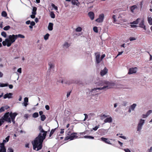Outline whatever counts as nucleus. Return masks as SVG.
Here are the masks:
<instances>
[{"instance_id": "nucleus-32", "label": "nucleus", "mask_w": 152, "mask_h": 152, "mask_svg": "<svg viewBox=\"0 0 152 152\" xmlns=\"http://www.w3.org/2000/svg\"><path fill=\"white\" fill-rule=\"evenodd\" d=\"M10 28V26H7L4 27V28L3 29L5 31H7V30H8Z\"/></svg>"}, {"instance_id": "nucleus-35", "label": "nucleus", "mask_w": 152, "mask_h": 152, "mask_svg": "<svg viewBox=\"0 0 152 152\" xmlns=\"http://www.w3.org/2000/svg\"><path fill=\"white\" fill-rule=\"evenodd\" d=\"M1 34L2 36H3L4 37H7V34L4 31L2 32L1 33Z\"/></svg>"}, {"instance_id": "nucleus-57", "label": "nucleus", "mask_w": 152, "mask_h": 152, "mask_svg": "<svg viewBox=\"0 0 152 152\" xmlns=\"http://www.w3.org/2000/svg\"><path fill=\"white\" fill-rule=\"evenodd\" d=\"M105 56V55L104 54L102 55L101 57V59L102 60Z\"/></svg>"}, {"instance_id": "nucleus-62", "label": "nucleus", "mask_w": 152, "mask_h": 152, "mask_svg": "<svg viewBox=\"0 0 152 152\" xmlns=\"http://www.w3.org/2000/svg\"><path fill=\"white\" fill-rule=\"evenodd\" d=\"M31 17L32 19H34L35 18V15H34L32 14L31 15Z\"/></svg>"}, {"instance_id": "nucleus-11", "label": "nucleus", "mask_w": 152, "mask_h": 152, "mask_svg": "<svg viewBox=\"0 0 152 152\" xmlns=\"http://www.w3.org/2000/svg\"><path fill=\"white\" fill-rule=\"evenodd\" d=\"M88 15L91 20H92L94 19V14L93 12H89L88 13Z\"/></svg>"}, {"instance_id": "nucleus-36", "label": "nucleus", "mask_w": 152, "mask_h": 152, "mask_svg": "<svg viewBox=\"0 0 152 152\" xmlns=\"http://www.w3.org/2000/svg\"><path fill=\"white\" fill-rule=\"evenodd\" d=\"M145 120H144L141 119L138 124L142 125L144 123Z\"/></svg>"}, {"instance_id": "nucleus-38", "label": "nucleus", "mask_w": 152, "mask_h": 152, "mask_svg": "<svg viewBox=\"0 0 152 152\" xmlns=\"http://www.w3.org/2000/svg\"><path fill=\"white\" fill-rule=\"evenodd\" d=\"M17 35V38L18 37L22 38H25V36L24 35L21 34H18V35Z\"/></svg>"}, {"instance_id": "nucleus-59", "label": "nucleus", "mask_w": 152, "mask_h": 152, "mask_svg": "<svg viewBox=\"0 0 152 152\" xmlns=\"http://www.w3.org/2000/svg\"><path fill=\"white\" fill-rule=\"evenodd\" d=\"M148 116V115L146 114V115L143 114L142 115V118H145Z\"/></svg>"}, {"instance_id": "nucleus-30", "label": "nucleus", "mask_w": 152, "mask_h": 152, "mask_svg": "<svg viewBox=\"0 0 152 152\" xmlns=\"http://www.w3.org/2000/svg\"><path fill=\"white\" fill-rule=\"evenodd\" d=\"M82 30V28L80 27H78L75 29L76 32H80Z\"/></svg>"}, {"instance_id": "nucleus-43", "label": "nucleus", "mask_w": 152, "mask_h": 152, "mask_svg": "<svg viewBox=\"0 0 152 152\" xmlns=\"http://www.w3.org/2000/svg\"><path fill=\"white\" fill-rule=\"evenodd\" d=\"M4 107H1L0 108V113H2L4 111Z\"/></svg>"}, {"instance_id": "nucleus-34", "label": "nucleus", "mask_w": 152, "mask_h": 152, "mask_svg": "<svg viewBox=\"0 0 152 152\" xmlns=\"http://www.w3.org/2000/svg\"><path fill=\"white\" fill-rule=\"evenodd\" d=\"M93 30L96 33L98 32V28L96 26L94 27L93 28Z\"/></svg>"}, {"instance_id": "nucleus-40", "label": "nucleus", "mask_w": 152, "mask_h": 152, "mask_svg": "<svg viewBox=\"0 0 152 152\" xmlns=\"http://www.w3.org/2000/svg\"><path fill=\"white\" fill-rule=\"evenodd\" d=\"M137 6L136 5H134L130 7V10H135V9L137 8Z\"/></svg>"}, {"instance_id": "nucleus-33", "label": "nucleus", "mask_w": 152, "mask_h": 152, "mask_svg": "<svg viewBox=\"0 0 152 152\" xmlns=\"http://www.w3.org/2000/svg\"><path fill=\"white\" fill-rule=\"evenodd\" d=\"M1 15L3 17H5L7 16V14L6 12L3 11L1 13Z\"/></svg>"}, {"instance_id": "nucleus-28", "label": "nucleus", "mask_w": 152, "mask_h": 152, "mask_svg": "<svg viewBox=\"0 0 152 152\" xmlns=\"http://www.w3.org/2000/svg\"><path fill=\"white\" fill-rule=\"evenodd\" d=\"M39 116V114L38 113L35 112L33 113L32 115V116L34 118H36L38 117Z\"/></svg>"}, {"instance_id": "nucleus-12", "label": "nucleus", "mask_w": 152, "mask_h": 152, "mask_svg": "<svg viewBox=\"0 0 152 152\" xmlns=\"http://www.w3.org/2000/svg\"><path fill=\"white\" fill-rule=\"evenodd\" d=\"M140 27L146 30L145 26L144 24V19H143L139 24Z\"/></svg>"}, {"instance_id": "nucleus-27", "label": "nucleus", "mask_w": 152, "mask_h": 152, "mask_svg": "<svg viewBox=\"0 0 152 152\" xmlns=\"http://www.w3.org/2000/svg\"><path fill=\"white\" fill-rule=\"evenodd\" d=\"M40 118L41 120L42 121H44L46 118L45 115H41Z\"/></svg>"}, {"instance_id": "nucleus-50", "label": "nucleus", "mask_w": 152, "mask_h": 152, "mask_svg": "<svg viewBox=\"0 0 152 152\" xmlns=\"http://www.w3.org/2000/svg\"><path fill=\"white\" fill-rule=\"evenodd\" d=\"M10 137V136H8L5 138V140H6V142H8L9 141Z\"/></svg>"}, {"instance_id": "nucleus-51", "label": "nucleus", "mask_w": 152, "mask_h": 152, "mask_svg": "<svg viewBox=\"0 0 152 152\" xmlns=\"http://www.w3.org/2000/svg\"><path fill=\"white\" fill-rule=\"evenodd\" d=\"M8 151V152H13V150L11 148H9Z\"/></svg>"}, {"instance_id": "nucleus-17", "label": "nucleus", "mask_w": 152, "mask_h": 152, "mask_svg": "<svg viewBox=\"0 0 152 152\" xmlns=\"http://www.w3.org/2000/svg\"><path fill=\"white\" fill-rule=\"evenodd\" d=\"M5 40H6L7 42V46L8 47H10L11 45L13 43H11V42L10 41V40H9L8 39H6Z\"/></svg>"}, {"instance_id": "nucleus-49", "label": "nucleus", "mask_w": 152, "mask_h": 152, "mask_svg": "<svg viewBox=\"0 0 152 152\" xmlns=\"http://www.w3.org/2000/svg\"><path fill=\"white\" fill-rule=\"evenodd\" d=\"M152 112V111L151 110H149L148 111L147 113L146 114L147 115H148V116L150 114H151Z\"/></svg>"}, {"instance_id": "nucleus-44", "label": "nucleus", "mask_w": 152, "mask_h": 152, "mask_svg": "<svg viewBox=\"0 0 152 152\" xmlns=\"http://www.w3.org/2000/svg\"><path fill=\"white\" fill-rule=\"evenodd\" d=\"M84 115L85 116V117L84 119L83 120V121H85L88 118V116L87 114H86L85 113V114H84Z\"/></svg>"}, {"instance_id": "nucleus-14", "label": "nucleus", "mask_w": 152, "mask_h": 152, "mask_svg": "<svg viewBox=\"0 0 152 152\" xmlns=\"http://www.w3.org/2000/svg\"><path fill=\"white\" fill-rule=\"evenodd\" d=\"M72 3L73 4L77 6H78L80 4V3L78 0H72Z\"/></svg>"}, {"instance_id": "nucleus-4", "label": "nucleus", "mask_w": 152, "mask_h": 152, "mask_svg": "<svg viewBox=\"0 0 152 152\" xmlns=\"http://www.w3.org/2000/svg\"><path fill=\"white\" fill-rule=\"evenodd\" d=\"M104 18V15L103 13L100 14L98 18L95 20V21L99 23H102L103 21Z\"/></svg>"}, {"instance_id": "nucleus-56", "label": "nucleus", "mask_w": 152, "mask_h": 152, "mask_svg": "<svg viewBox=\"0 0 152 152\" xmlns=\"http://www.w3.org/2000/svg\"><path fill=\"white\" fill-rule=\"evenodd\" d=\"M130 26L131 28H135L137 27L136 25H131Z\"/></svg>"}, {"instance_id": "nucleus-20", "label": "nucleus", "mask_w": 152, "mask_h": 152, "mask_svg": "<svg viewBox=\"0 0 152 152\" xmlns=\"http://www.w3.org/2000/svg\"><path fill=\"white\" fill-rule=\"evenodd\" d=\"M137 105L136 104L134 103L131 105L129 108H130L133 111L134 110V108L136 107Z\"/></svg>"}, {"instance_id": "nucleus-45", "label": "nucleus", "mask_w": 152, "mask_h": 152, "mask_svg": "<svg viewBox=\"0 0 152 152\" xmlns=\"http://www.w3.org/2000/svg\"><path fill=\"white\" fill-rule=\"evenodd\" d=\"M28 100L27 97H25L24 99V102L27 103L28 102Z\"/></svg>"}, {"instance_id": "nucleus-19", "label": "nucleus", "mask_w": 152, "mask_h": 152, "mask_svg": "<svg viewBox=\"0 0 152 152\" xmlns=\"http://www.w3.org/2000/svg\"><path fill=\"white\" fill-rule=\"evenodd\" d=\"M56 128L54 129H53L51 130L49 135V138H50L51 136L53 134L54 132L56 131Z\"/></svg>"}, {"instance_id": "nucleus-8", "label": "nucleus", "mask_w": 152, "mask_h": 152, "mask_svg": "<svg viewBox=\"0 0 152 152\" xmlns=\"http://www.w3.org/2000/svg\"><path fill=\"white\" fill-rule=\"evenodd\" d=\"M108 71V69L106 67H105L103 70L100 72V74L101 76H103L106 74Z\"/></svg>"}, {"instance_id": "nucleus-31", "label": "nucleus", "mask_w": 152, "mask_h": 152, "mask_svg": "<svg viewBox=\"0 0 152 152\" xmlns=\"http://www.w3.org/2000/svg\"><path fill=\"white\" fill-rule=\"evenodd\" d=\"M49 36L50 34L48 33H47L44 36V39L45 40H47L48 39L49 37Z\"/></svg>"}, {"instance_id": "nucleus-18", "label": "nucleus", "mask_w": 152, "mask_h": 152, "mask_svg": "<svg viewBox=\"0 0 152 152\" xmlns=\"http://www.w3.org/2000/svg\"><path fill=\"white\" fill-rule=\"evenodd\" d=\"M74 83L75 82L73 80H70L66 81L65 83L66 84L70 85L72 83Z\"/></svg>"}, {"instance_id": "nucleus-15", "label": "nucleus", "mask_w": 152, "mask_h": 152, "mask_svg": "<svg viewBox=\"0 0 152 152\" xmlns=\"http://www.w3.org/2000/svg\"><path fill=\"white\" fill-rule=\"evenodd\" d=\"M53 24L52 23H49L48 26V29L50 31H52L53 29Z\"/></svg>"}, {"instance_id": "nucleus-37", "label": "nucleus", "mask_w": 152, "mask_h": 152, "mask_svg": "<svg viewBox=\"0 0 152 152\" xmlns=\"http://www.w3.org/2000/svg\"><path fill=\"white\" fill-rule=\"evenodd\" d=\"M116 15H113L112 17V18H113V22L114 23H115L116 21Z\"/></svg>"}, {"instance_id": "nucleus-16", "label": "nucleus", "mask_w": 152, "mask_h": 152, "mask_svg": "<svg viewBox=\"0 0 152 152\" xmlns=\"http://www.w3.org/2000/svg\"><path fill=\"white\" fill-rule=\"evenodd\" d=\"M140 18H138L135 21L133 22L130 23V24H137L138 23L139 21L140 20Z\"/></svg>"}, {"instance_id": "nucleus-13", "label": "nucleus", "mask_w": 152, "mask_h": 152, "mask_svg": "<svg viewBox=\"0 0 152 152\" xmlns=\"http://www.w3.org/2000/svg\"><path fill=\"white\" fill-rule=\"evenodd\" d=\"M112 118L111 117H110L109 118H107L106 119H105L104 121V123H111L112 122Z\"/></svg>"}, {"instance_id": "nucleus-55", "label": "nucleus", "mask_w": 152, "mask_h": 152, "mask_svg": "<svg viewBox=\"0 0 152 152\" xmlns=\"http://www.w3.org/2000/svg\"><path fill=\"white\" fill-rule=\"evenodd\" d=\"M124 151L126 152H131L130 150L128 148L125 149Z\"/></svg>"}, {"instance_id": "nucleus-42", "label": "nucleus", "mask_w": 152, "mask_h": 152, "mask_svg": "<svg viewBox=\"0 0 152 152\" xmlns=\"http://www.w3.org/2000/svg\"><path fill=\"white\" fill-rule=\"evenodd\" d=\"M0 150L2 152H5L6 151V149L5 147H2V148H1V149Z\"/></svg>"}, {"instance_id": "nucleus-26", "label": "nucleus", "mask_w": 152, "mask_h": 152, "mask_svg": "<svg viewBox=\"0 0 152 152\" xmlns=\"http://www.w3.org/2000/svg\"><path fill=\"white\" fill-rule=\"evenodd\" d=\"M50 15L52 18H55V16L53 12H51L50 13Z\"/></svg>"}, {"instance_id": "nucleus-54", "label": "nucleus", "mask_w": 152, "mask_h": 152, "mask_svg": "<svg viewBox=\"0 0 152 152\" xmlns=\"http://www.w3.org/2000/svg\"><path fill=\"white\" fill-rule=\"evenodd\" d=\"M45 108L47 110H49L50 109V107L48 105H46L45 106Z\"/></svg>"}, {"instance_id": "nucleus-48", "label": "nucleus", "mask_w": 152, "mask_h": 152, "mask_svg": "<svg viewBox=\"0 0 152 152\" xmlns=\"http://www.w3.org/2000/svg\"><path fill=\"white\" fill-rule=\"evenodd\" d=\"M99 127V126H95L94 128H93V129L94 131H96Z\"/></svg>"}, {"instance_id": "nucleus-10", "label": "nucleus", "mask_w": 152, "mask_h": 152, "mask_svg": "<svg viewBox=\"0 0 152 152\" xmlns=\"http://www.w3.org/2000/svg\"><path fill=\"white\" fill-rule=\"evenodd\" d=\"M100 54H98L96 56V61L97 64L99 63L101 61V59H100Z\"/></svg>"}, {"instance_id": "nucleus-7", "label": "nucleus", "mask_w": 152, "mask_h": 152, "mask_svg": "<svg viewBox=\"0 0 152 152\" xmlns=\"http://www.w3.org/2000/svg\"><path fill=\"white\" fill-rule=\"evenodd\" d=\"M101 140L104 142H105L106 143L110 144V145H112V144L110 142V141L107 138H105L104 137H102L101 138Z\"/></svg>"}, {"instance_id": "nucleus-29", "label": "nucleus", "mask_w": 152, "mask_h": 152, "mask_svg": "<svg viewBox=\"0 0 152 152\" xmlns=\"http://www.w3.org/2000/svg\"><path fill=\"white\" fill-rule=\"evenodd\" d=\"M8 85L7 83H0V87L7 86Z\"/></svg>"}, {"instance_id": "nucleus-24", "label": "nucleus", "mask_w": 152, "mask_h": 152, "mask_svg": "<svg viewBox=\"0 0 152 152\" xmlns=\"http://www.w3.org/2000/svg\"><path fill=\"white\" fill-rule=\"evenodd\" d=\"M84 137L85 138H88L89 139H94V137H93L89 136H84Z\"/></svg>"}, {"instance_id": "nucleus-21", "label": "nucleus", "mask_w": 152, "mask_h": 152, "mask_svg": "<svg viewBox=\"0 0 152 152\" xmlns=\"http://www.w3.org/2000/svg\"><path fill=\"white\" fill-rule=\"evenodd\" d=\"M148 20L149 24L150 25H152V18L151 17H148Z\"/></svg>"}, {"instance_id": "nucleus-64", "label": "nucleus", "mask_w": 152, "mask_h": 152, "mask_svg": "<svg viewBox=\"0 0 152 152\" xmlns=\"http://www.w3.org/2000/svg\"><path fill=\"white\" fill-rule=\"evenodd\" d=\"M127 104V102H123V105L124 106H126V105Z\"/></svg>"}, {"instance_id": "nucleus-22", "label": "nucleus", "mask_w": 152, "mask_h": 152, "mask_svg": "<svg viewBox=\"0 0 152 152\" xmlns=\"http://www.w3.org/2000/svg\"><path fill=\"white\" fill-rule=\"evenodd\" d=\"M6 140H3V142L2 143H0V147L1 148H2V147H4V144L6 143Z\"/></svg>"}, {"instance_id": "nucleus-63", "label": "nucleus", "mask_w": 152, "mask_h": 152, "mask_svg": "<svg viewBox=\"0 0 152 152\" xmlns=\"http://www.w3.org/2000/svg\"><path fill=\"white\" fill-rule=\"evenodd\" d=\"M30 22H31V21L30 20H28L27 21H26V24H30Z\"/></svg>"}, {"instance_id": "nucleus-9", "label": "nucleus", "mask_w": 152, "mask_h": 152, "mask_svg": "<svg viewBox=\"0 0 152 152\" xmlns=\"http://www.w3.org/2000/svg\"><path fill=\"white\" fill-rule=\"evenodd\" d=\"M13 94L12 93H10L5 94L4 96V98L5 99L7 98H12V96Z\"/></svg>"}, {"instance_id": "nucleus-3", "label": "nucleus", "mask_w": 152, "mask_h": 152, "mask_svg": "<svg viewBox=\"0 0 152 152\" xmlns=\"http://www.w3.org/2000/svg\"><path fill=\"white\" fill-rule=\"evenodd\" d=\"M77 134L76 133L73 132L71 133L70 135L66 137L64 139L65 140H67L69 139L70 140H72L75 139H76L78 137L77 136Z\"/></svg>"}, {"instance_id": "nucleus-5", "label": "nucleus", "mask_w": 152, "mask_h": 152, "mask_svg": "<svg viewBox=\"0 0 152 152\" xmlns=\"http://www.w3.org/2000/svg\"><path fill=\"white\" fill-rule=\"evenodd\" d=\"M8 39L11 43H13L17 39V35L14 34L10 35Z\"/></svg>"}, {"instance_id": "nucleus-61", "label": "nucleus", "mask_w": 152, "mask_h": 152, "mask_svg": "<svg viewBox=\"0 0 152 152\" xmlns=\"http://www.w3.org/2000/svg\"><path fill=\"white\" fill-rule=\"evenodd\" d=\"M9 87L10 89H12L13 88V85L11 84L9 85Z\"/></svg>"}, {"instance_id": "nucleus-60", "label": "nucleus", "mask_w": 152, "mask_h": 152, "mask_svg": "<svg viewBox=\"0 0 152 152\" xmlns=\"http://www.w3.org/2000/svg\"><path fill=\"white\" fill-rule=\"evenodd\" d=\"M64 129H61V131L60 132V133L61 134H63L64 132Z\"/></svg>"}, {"instance_id": "nucleus-41", "label": "nucleus", "mask_w": 152, "mask_h": 152, "mask_svg": "<svg viewBox=\"0 0 152 152\" xmlns=\"http://www.w3.org/2000/svg\"><path fill=\"white\" fill-rule=\"evenodd\" d=\"M129 39L130 41H132L136 39V38L134 37H131L129 38Z\"/></svg>"}, {"instance_id": "nucleus-52", "label": "nucleus", "mask_w": 152, "mask_h": 152, "mask_svg": "<svg viewBox=\"0 0 152 152\" xmlns=\"http://www.w3.org/2000/svg\"><path fill=\"white\" fill-rule=\"evenodd\" d=\"M30 24V25L32 26H34L35 24V22L33 21L31 22Z\"/></svg>"}, {"instance_id": "nucleus-23", "label": "nucleus", "mask_w": 152, "mask_h": 152, "mask_svg": "<svg viewBox=\"0 0 152 152\" xmlns=\"http://www.w3.org/2000/svg\"><path fill=\"white\" fill-rule=\"evenodd\" d=\"M48 65L49 66L50 69H51L52 68H53L54 67V65L53 64H52L51 62H50L48 63Z\"/></svg>"}, {"instance_id": "nucleus-47", "label": "nucleus", "mask_w": 152, "mask_h": 152, "mask_svg": "<svg viewBox=\"0 0 152 152\" xmlns=\"http://www.w3.org/2000/svg\"><path fill=\"white\" fill-rule=\"evenodd\" d=\"M2 43L3 45L4 46H5L7 45V42L6 41V40H5V41H3Z\"/></svg>"}, {"instance_id": "nucleus-2", "label": "nucleus", "mask_w": 152, "mask_h": 152, "mask_svg": "<svg viewBox=\"0 0 152 152\" xmlns=\"http://www.w3.org/2000/svg\"><path fill=\"white\" fill-rule=\"evenodd\" d=\"M101 83H102L103 84V85L104 84H105L106 86H104L102 88H94L93 89H92V91H93L94 90H103L107 88H111L114 85V83H111L109 82L104 80L103 81H102L101 82Z\"/></svg>"}, {"instance_id": "nucleus-39", "label": "nucleus", "mask_w": 152, "mask_h": 152, "mask_svg": "<svg viewBox=\"0 0 152 152\" xmlns=\"http://www.w3.org/2000/svg\"><path fill=\"white\" fill-rule=\"evenodd\" d=\"M52 7L54 8L55 10H58V7L53 3L51 4Z\"/></svg>"}, {"instance_id": "nucleus-46", "label": "nucleus", "mask_w": 152, "mask_h": 152, "mask_svg": "<svg viewBox=\"0 0 152 152\" xmlns=\"http://www.w3.org/2000/svg\"><path fill=\"white\" fill-rule=\"evenodd\" d=\"M64 46L67 47H68L69 46V44L67 42H65L64 45Z\"/></svg>"}, {"instance_id": "nucleus-1", "label": "nucleus", "mask_w": 152, "mask_h": 152, "mask_svg": "<svg viewBox=\"0 0 152 152\" xmlns=\"http://www.w3.org/2000/svg\"><path fill=\"white\" fill-rule=\"evenodd\" d=\"M39 129L40 132L38 136L32 141L33 145V149L34 150L38 151L41 149L42 147V142L45 138L47 131H44L42 126L40 125L39 127Z\"/></svg>"}, {"instance_id": "nucleus-25", "label": "nucleus", "mask_w": 152, "mask_h": 152, "mask_svg": "<svg viewBox=\"0 0 152 152\" xmlns=\"http://www.w3.org/2000/svg\"><path fill=\"white\" fill-rule=\"evenodd\" d=\"M142 125L140 124H138L137 126V131H140L141 130L142 128Z\"/></svg>"}, {"instance_id": "nucleus-58", "label": "nucleus", "mask_w": 152, "mask_h": 152, "mask_svg": "<svg viewBox=\"0 0 152 152\" xmlns=\"http://www.w3.org/2000/svg\"><path fill=\"white\" fill-rule=\"evenodd\" d=\"M33 10V11L32 12V14L34 15H35L36 13V11L37 10Z\"/></svg>"}, {"instance_id": "nucleus-6", "label": "nucleus", "mask_w": 152, "mask_h": 152, "mask_svg": "<svg viewBox=\"0 0 152 152\" xmlns=\"http://www.w3.org/2000/svg\"><path fill=\"white\" fill-rule=\"evenodd\" d=\"M137 67H132L129 69L128 74L129 75L136 73L137 72Z\"/></svg>"}, {"instance_id": "nucleus-53", "label": "nucleus", "mask_w": 152, "mask_h": 152, "mask_svg": "<svg viewBox=\"0 0 152 152\" xmlns=\"http://www.w3.org/2000/svg\"><path fill=\"white\" fill-rule=\"evenodd\" d=\"M17 71L18 72L20 73H21L22 72L21 68H20L18 69L17 70Z\"/></svg>"}]
</instances>
